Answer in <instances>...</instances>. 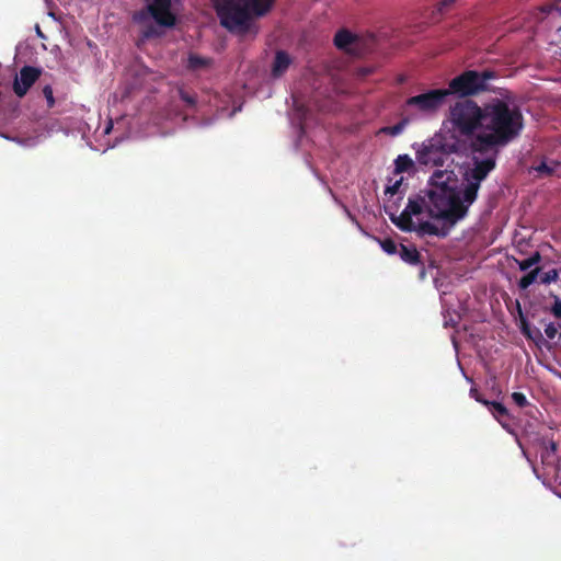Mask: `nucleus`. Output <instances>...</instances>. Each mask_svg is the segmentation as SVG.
Listing matches in <instances>:
<instances>
[{
    "label": "nucleus",
    "instance_id": "obj_36",
    "mask_svg": "<svg viewBox=\"0 0 561 561\" xmlns=\"http://www.w3.org/2000/svg\"><path fill=\"white\" fill-rule=\"evenodd\" d=\"M9 96L0 92V115L4 112L5 106L9 104Z\"/></svg>",
    "mask_w": 561,
    "mask_h": 561
},
{
    "label": "nucleus",
    "instance_id": "obj_11",
    "mask_svg": "<svg viewBox=\"0 0 561 561\" xmlns=\"http://www.w3.org/2000/svg\"><path fill=\"white\" fill-rule=\"evenodd\" d=\"M291 62L293 59L288 53H286L285 50H277L272 65V77L280 78L288 70Z\"/></svg>",
    "mask_w": 561,
    "mask_h": 561
},
{
    "label": "nucleus",
    "instance_id": "obj_9",
    "mask_svg": "<svg viewBox=\"0 0 561 561\" xmlns=\"http://www.w3.org/2000/svg\"><path fill=\"white\" fill-rule=\"evenodd\" d=\"M42 69L33 66H24L13 82V91L19 98H23L30 88L39 79Z\"/></svg>",
    "mask_w": 561,
    "mask_h": 561
},
{
    "label": "nucleus",
    "instance_id": "obj_19",
    "mask_svg": "<svg viewBox=\"0 0 561 561\" xmlns=\"http://www.w3.org/2000/svg\"><path fill=\"white\" fill-rule=\"evenodd\" d=\"M413 164V160L408 154H400L394 160V171L396 173L407 172Z\"/></svg>",
    "mask_w": 561,
    "mask_h": 561
},
{
    "label": "nucleus",
    "instance_id": "obj_6",
    "mask_svg": "<svg viewBox=\"0 0 561 561\" xmlns=\"http://www.w3.org/2000/svg\"><path fill=\"white\" fill-rule=\"evenodd\" d=\"M448 92L445 89L428 90L407 99L405 106L415 108L424 115H433L445 104Z\"/></svg>",
    "mask_w": 561,
    "mask_h": 561
},
{
    "label": "nucleus",
    "instance_id": "obj_16",
    "mask_svg": "<svg viewBox=\"0 0 561 561\" xmlns=\"http://www.w3.org/2000/svg\"><path fill=\"white\" fill-rule=\"evenodd\" d=\"M492 415L502 423L503 420H510V412L506 407L496 401L484 402Z\"/></svg>",
    "mask_w": 561,
    "mask_h": 561
},
{
    "label": "nucleus",
    "instance_id": "obj_30",
    "mask_svg": "<svg viewBox=\"0 0 561 561\" xmlns=\"http://www.w3.org/2000/svg\"><path fill=\"white\" fill-rule=\"evenodd\" d=\"M558 450V443L554 442L553 439H550L548 442V446L546 448V455L542 454L541 455V458L543 459L546 456L548 457L550 454H556Z\"/></svg>",
    "mask_w": 561,
    "mask_h": 561
},
{
    "label": "nucleus",
    "instance_id": "obj_13",
    "mask_svg": "<svg viewBox=\"0 0 561 561\" xmlns=\"http://www.w3.org/2000/svg\"><path fill=\"white\" fill-rule=\"evenodd\" d=\"M211 65V58L190 54L187 57L186 69L190 71H199L209 68Z\"/></svg>",
    "mask_w": 561,
    "mask_h": 561
},
{
    "label": "nucleus",
    "instance_id": "obj_39",
    "mask_svg": "<svg viewBox=\"0 0 561 561\" xmlns=\"http://www.w3.org/2000/svg\"><path fill=\"white\" fill-rule=\"evenodd\" d=\"M36 30H37V34H38L39 36L44 37V35H43V33H42V31H41L39 26H36Z\"/></svg>",
    "mask_w": 561,
    "mask_h": 561
},
{
    "label": "nucleus",
    "instance_id": "obj_32",
    "mask_svg": "<svg viewBox=\"0 0 561 561\" xmlns=\"http://www.w3.org/2000/svg\"><path fill=\"white\" fill-rule=\"evenodd\" d=\"M530 262V264L533 265V267H536V266H539V263L541 262L542 260V256L540 254L539 251H535L534 253L530 254L529 257H527Z\"/></svg>",
    "mask_w": 561,
    "mask_h": 561
},
{
    "label": "nucleus",
    "instance_id": "obj_1",
    "mask_svg": "<svg viewBox=\"0 0 561 561\" xmlns=\"http://www.w3.org/2000/svg\"><path fill=\"white\" fill-rule=\"evenodd\" d=\"M447 122L455 136L469 141L471 158H494L495 164L501 149L516 140L524 129L520 108L503 99L482 105L470 99L457 101L449 107Z\"/></svg>",
    "mask_w": 561,
    "mask_h": 561
},
{
    "label": "nucleus",
    "instance_id": "obj_5",
    "mask_svg": "<svg viewBox=\"0 0 561 561\" xmlns=\"http://www.w3.org/2000/svg\"><path fill=\"white\" fill-rule=\"evenodd\" d=\"M496 72L492 70H466L449 81L445 89L448 95L456 94L461 98L477 95L488 90V81L495 79Z\"/></svg>",
    "mask_w": 561,
    "mask_h": 561
},
{
    "label": "nucleus",
    "instance_id": "obj_3",
    "mask_svg": "<svg viewBox=\"0 0 561 561\" xmlns=\"http://www.w3.org/2000/svg\"><path fill=\"white\" fill-rule=\"evenodd\" d=\"M221 26L237 35L256 34L254 19L266 15L276 0H213Z\"/></svg>",
    "mask_w": 561,
    "mask_h": 561
},
{
    "label": "nucleus",
    "instance_id": "obj_26",
    "mask_svg": "<svg viewBox=\"0 0 561 561\" xmlns=\"http://www.w3.org/2000/svg\"><path fill=\"white\" fill-rule=\"evenodd\" d=\"M141 36L144 39H150L161 36V32L153 24H148L142 28Z\"/></svg>",
    "mask_w": 561,
    "mask_h": 561
},
{
    "label": "nucleus",
    "instance_id": "obj_17",
    "mask_svg": "<svg viewBox=\"0 0 561 561\" xmlns=\"http://www.w3.org/2000/svg\"><path fill=\"white\" fill-rule=\"evenodd\" d=\"M356 37L347 30H340L334 36V45L339 49H347L355 42Z\"/></svg>",
    "mask_w": 561,
    "mask_h": 561
},
{
    "label": "nucleus",
    "instance_id": "obj_33",
    "mask_svg": "<svg viewBox=\"0 0 561 561\" xmlns=\"http://www.w3.org/2000/svg\"><path fill=\"white\" fill-rule=\"evenodd\" d=\"M522 333L527 337V339H530V340H534L535 337L533 336V333H531V329L529 327V324L527 323L526 320L522 319Z\"/></svg>",
    "mask_w": 561,
    "mask_h": 561
},
{
    "label": "nucleus",
    "instance_id": "obj_15",
    "mask_svg": "<svg viewBox=\"0 0 561 561\" xmlns=\"http://www.w3.org/2000/svg\"><path fill=\"white\" fill-rule=\"evenodd\" d=\"M453 176H454L453 171L436 170L430 178L428 185H430V187H438L440 185H449L448 183L451 181Z\"/></svg>",
    "mask_w": 561,
    "mask_h": 561
},
{
    "label": "nucleus",
    "instance_id": "obj_25",
    "mask_svg": "<svg viewBox=\"0 0 561 561\" xmlns=\"http://www.w3.org/2000/svg\"><path fill=\"white\" fill-rule=\"evenodd\" d=\"M149 18H151V12L149 11V4L147 5L146 9L136 11L133 14V21L136 23H139V24L147 22L149 20Z\"/></svg>",
    "mask_w": 561,
    "mask_h": 561
},
{
    "label": "nucleus",
    "instance_id": "obj_8",
    "mask_svg": "<svg viewBox=\"0 0 561 561\" xmlns=\"http://www.w3.org/2000/svg\"><path fill=\"white\" fill-rule=\"evenodd\" d=\"M172 0H153L149 4L151 18L159 26L173 27L176 23V15L172 12Z\"/></svg>",
    "mask_w": 561,
    "mask_h": 561
},
{
    "label": "nucleus",
    "instance_id": "obj_4",
    "mask_svg": "<svg viewBox=\"0 0 561 561\" xmlns=\"http://www.w3.org/2000/svg\"><path fill=\"white\" fill-rule=\"evenodd\" d=\"M459 146L457 141H448L446 137L437 133L424 140L416 149V161L422 165L443 167L450 154L457 153Z\"/></svg>",
    "mask_w": 561,
    "mask_h": 561
},
{
    "label": "nucleus",
    "instance_id": "obj_21",
    "mask_svg": "<svg viewBox=\"0 0 561 561\" xmlns=\"http://www.w3.org/2000/svg\"><path fill=\"white\" fill-rule=\"evenodd\" d=\"M408 124H409V119L402 118L400 122H398L397 124H394L392 126L383 127L381 129V133L394 137V136L400 135L404 130V128Z\"/></svg>",
    "mask_w": 561,
    "mask_h": 561
},
{
    "label": "nucleus",
    "instance_id": "obj_37",
    "mask_svg": "<svg viewBox=\"0 0 561 561\" xmlns=\"http://www.w3.org/2000/svg\"><path fill=\"white\" fill-rule=\"evenodd\" d=\"M370 73H371V69H369V68H360L358 70V75L362 76V77H366V76H368Z\"/></svg>",
    "mask_w": 561,
    "mask_h": 561
},
{
    "label": "nucleus",
    "instance_id": "obj_24",
    "mask_svg": "<svg viewBox=\"0 0 561 561\" xmlns=\"http://www.w3.org/2000/svg\"><path fill=\"white\" fill-rule=\"evenodd\" d=\"M553 298V304L550 308H546L556 319H561V298L557 295L550 294Z\"/></svg>",
    "mask_w": 561,
    "mask_h": 561
},
{
    "label": "nucleus",
    "instance_id": "obj_34",
    "mask_svg": "<svg viewBox=\"0 0 561 561\" xmlns=\"http://www.w3.org/2000/svg\"><path fill=\"white\" fill-rule=\"evenodd\" d=\"M401 184H402V180L396 181L392 185L387 186L385 193L386 194H390V195H394L399 191Z\"/></svg>",
    "mask_w": 561,
    "mask_h": 561
},
{
    "label": "nucleus",
    "instance_id": "obj_14",
    "mask_svg": "<svg viewBox=\"0 0 561 561\" xmlns=\"http://www.w3.org/2000/svg\"><path fill=\"white\" fill-rule=\"evenodd\" d=\"M540 275H541V267L540 266L533 267L531 270L527 271V273L523 277L519 278V280L517 282L518 288L520 290H526L528 287H530L536 282L539 283Z\"/></svg>",
    "mask_w": 561,
    "mask_h": 561
},
{
    "label": "nucleus",
    "instance_id": "obj_2",
    "mask_svg": "<svg viewBox=\"0 0 561 561\" xmlns=\"http://www.w3.org/2000/svg\"><path fill=\"white\" fill-rule=\"evenodd\" d=\"M495 170L494 158H471L470 164L462 172L460 190L450 185L428 187L423 193L426 197V211L430 217L442 219L449 226L463 219L469 207L477 201L481 183Z\"/></svg>",
    "mask_w": 561,
    "mask_h": 561
},
{
    "label": "nucleus",
    "instance_id": "obj_23",
    "mask_svg": "<svg viewBox=\"0 0 561 561\" xmlns=\"http://www.w3.org/2000/svg\"><path fill=\"white\" fill-rule=\"evenodd\" d=\"M378 242L381 249L389 255L397 254L399 252L400 247L390 238L378 239Z\"/></svg>",
    "mask_w": 561,
    "mask_h": 561
},
{
    "label": "nucleus",
    "instance_id": "obj_27",
    "mask_svg": "<svg viewBox=\"0 0 561 561\" xmlns=\"http://www.w3.org/2000/svg\"><path fill=\"white\" fill-rule=\"evenodd\" d=\"M43 95L47 101V107L53 108L55 106L56 102H55V98H54L53 88L49 84H46L43 88Z\"/></svg>",
    "mask_w": 561,
    "mask_h": 561
},
{
    "label": "nucleus",
    "instance_id": "obj_20",
    "mask_svg": "<svg viewBox=\"0 0 561 561\" xmlns=\"http://www.w3.org/2000/svg\"><path fill=\"white\" fill-rule=\"evenodd\" d=\"M559 162L557 161H541L538 165H536L534 169L536 172H538L541 175L545 176H551L554 174L557 168L559 167Z\"/></svg>",
    "mask_w": 561,
    "mask_h": 561
},
{
    "label": "nucleus",
    "instance_id": "obj_18",
    "mask_svg": "<svg viewBox=\"0 0 561 561\" xmlns=\"http://www.w3.org/2000/svg\"><path fill=\"white\" fill-rule=\"evenodd\" d=\"M178 94L187 108L193 110L196 107L197 94L195 92L180 88Z\"/></svg>",
    "mask_w": 561,
    "mask_h": 561
},
{
    "label": "nucleus",
    "instance_id": "obj_10",
    "mask_svg": "<svg viewBox=\"0 0 561 561\" xmlns=\"http://www.w3.org/2000/svg\"><path fill=\"white\" fill-rule=\"evenodd\" d=\"M398 254L400 255L401 260L407 264H410L412 266H420V277H425V268L422 255L414 245L400 244Z\"/></svg>",
    "mask_w": 561,
    "mask_h": 561
},
{
    "label": "nucleus",
    "instance_id": "obj_12",
    "mask_svg": "<svg viewBox=\"0 0 561 561\" xmlns=\"http://www.w3.org/2000/svg\"><path fill=\"white\" fill-rule=\"evenodd\" d=\"M413 231H415L420 237L435 236L445 238L448 234L449 229L444 227L440 228L431 221H420L419 224H415Z\"/></svg>",
    "mask_w": 561,
    "mask_h": 561
},
{
    "label": "nucleus",
    "instance_id": "obj_29",
    "mask_svg": "<svg viewBox=\"0 0 561 561\" xmlns=\"http://www.w3.org/2000/svg\"><path fill=\"white\" fill-rule=\"evenodd\" d=\"M511 397L514 403L519 408H525L529 404L526 396L522 392H513Z\"/></svg>",
    "mask_w": 561,
    "mask_h": 561
},
{
    "label": "nucleus",
    "instance_id": "obj_31",
    "mask_svg": "<svg viewBox=\"0 0 561 561\" xmlns=\"http://www.w3.org/2000/svg\"><path fill=\"white\" fill-rule=\"evenodd\" d=\"M515 262L518 265L519 271H522V272H527L533 268V265L530 264L528 259H524V260L515 259Z\"/></svg>",
    "mask_w": 561,
    "mask_h": 561
},
{
    "label": "nucleus",
    "instance_id": "obj_7",
    "mask_svg": "<svg viewBox=\"0 0 561 561\" xmlns=\"http://www.w3.org/2000/svg\"><path fill=\"white\" fill-rule=\"evenodd\" d=\"M423 207L426 208L425 194L423 196L419 195L417 198L414 199L410 198L407 207L399 216L389 214V217L400 230L411 232L415 228V222L413 221L412 216L420 215L423 211Z\"/></svg>",
    "mask_w": 561,
    "mask_h": 561
},
{
    "label": "nucleus",
    "instance_id": "obj_28",
    "mask_svg": "<svg viewBox=\"0 0 561 561\" xmlns=\"http://www.w3.org/2000/svg\"><path fill=\"white\" fill-rule=\"evenodd\" d=\"M559 328H561V324L550 322L545 328V334L547 335L548 339L553 340L558 335Z\"/></svg>",
    "mask_w": 561,
    "mask_h": 561
},
{
    "label": "nucleus",
    "instance_id": "obj_35",
    "mask_svg": "<svg viewBox=\"0 0 561 561\" xmlns=\"http://www.w3.org/2000/svg\"><path fill=\"white\" fill-rule=\"evenodd\" d=\"M470 396L471 398H473L477 402H480L484 405V402H489V400L484 399L480 392L478 391V389L476 388H471L470 389Z\"/></svg>",
    "mask_w": 561,
    "mask_h": 561
},
{
    "label": "nucleus",
    "instance_id": "obj_40",
    "mask_svg": "<svg viewBox=\"0 0 561 561\" xmlns=\"http://www.w3.org/2000/svg\"><path fill=\"white\" fill-rule=\"evenodd\" d=\"M536 334H537L538 337H542V335H541L539 330H536Z\"/></svg>",
    "mask_w": 561,
    "mask_h": 561
},
{
    "label": "nucleus",
    "instance_id": "obj_38",
    "mask_svg": "<svg viewBox=\"0 0 561 561\" xmlns=\"http://www.w3.org/2000/svg\"><path fill=\"white\" fill-rule=\"evenodd\" d=\"M554 9H556V11H558V12H559V14L561 15V0H559V1L556 3Z\"/></svg>",
    "mask_w": 561,
    "mask_h": 561
},
{
    "label": "nucleus",
    "instance_id": "obj_22",
    "mask_svg": "<svg viewBox=\"0 0 561 561\" xmlns=\"http://www.w3.org/2000/svg\"><path fill=\"white\" fill-rule=\"evenodd\" d=\"M559 277H560V273H559V270H557V268H551L547 272H543L541 270L539 284L549 285L551 283H557L559 280Z\"/></svg>",
    "mask_w": 561,
    "mask_h": 561
}]
</instances>
